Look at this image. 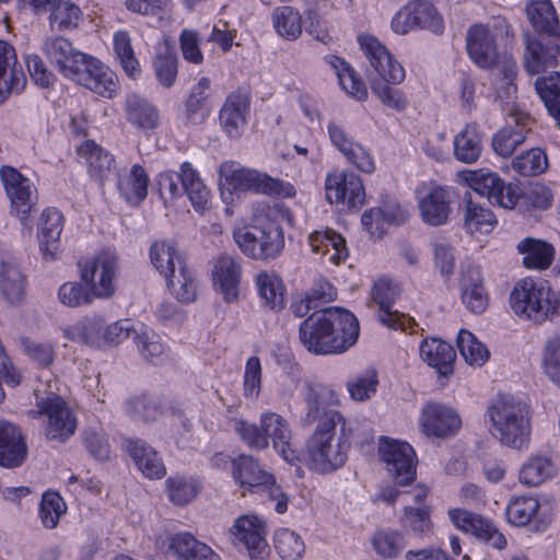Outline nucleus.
Here are the masks:
<instances>
[{"instance_id": "nucleus-48", "label": "nucleus", "mask_w": 560, "mask_h": 560, "mask_svg": "<svg viewBox=\"0 0 560 560\" xmlns=\"http://www.w3.org/2000/svg\"><path fill=\"white\" fill-rule=\"evenodd\" d=\"M371 544L376 555L383 559H395L406 548L404 535L395 529L376 530L371 538Z\"/></svg>"}, {"instance_id": "nucleus-12", "label": "nucleus", "mask_w": 560, "mask_h": 560, "mask_svg": "<svg viewBox=\"0 0 560 560\" xmlns=\"http://www.w3.org/2000/svg\"><path fill=\"white\" fill-rule=\"evenodd\" d=\"M325 197L330 205L347 210L360 209L365 202L363 182L354 173L330 172L325 178Z\"/></svg>"}, {"instance_id": "nucleus-36", "label": "nucleus", "mask_w": 560, "mask_h": 560, "mask_svg": "<svg viewBox=\"0 0 560 560\" xmlns=\"http://www.w3.org/2000/svg\"><path fill=\"white\" fill-rule=\"evenodd\" d=\"M527 19L538 33L560 37V23L550 0H533L526 5Z\"/></svg>"}, {"instance_id": "nucleus-6", "label": "nucleus", "mask_w": 560, "mask_h": 560, "mask_svg": "<svg viewBox=\"0 0 560 560\" xmlns=\"http://www.w3.org/2000/svg\"><path fill=\"white\" fill-rule=\"evenodd\" d=\"M47 386V389H34L36 409L30 410L28 415L44 418L43 430L49 441L65 443L77 430V416L68 402L52 390L51 384Z\"/></svg>"}, {"instance_id": "nucleus-40", "label": "nucleus", "mask_w": 560, "mask_h": 560, "mask_svg": "<svg viewBox=\"0 0 560 560\" xmlns=\"http://www.w3.org/2000/svg\"><path fill=\"white\" fill-rule=\"evenodd\" d=\"M511 118L516 126L521 127V129L514 130L511 128H504L493 137L492 141L493 150L497 154L503 158L510 156L516 150V148L525 141L526 131L524 130V127L530 120L527 114L520 110H514L511 114Z\"/></svg>"}, {"instance_id": "nucleus-3", "label": "nucleus", "mask_w": 560, "mask_h": 560, "mask_svg": "<svg viewBox=\"0 0 560 560\" xmlns=\"http://www.w3.org/2000/svg\"><path fill=\"white\" fill-rule=\"evenodd\" d=\"M510 304L518 317L542 323L560 312V292L547 280L527 277L515 283Z\"/></svg>"}, {"instance_id": "nucleus-25", "label": "nucleus", "mask_w": 560, "mask_h": 560, "mask_svg": "<svg viewBox=\"0 0 560 560\" xmlns=\"http://www.w3.org/2000/svg\"><path fill=\"white\" fill-rule=\"evenodd\" d=\"M302 395L305 402L303 421L311 425L317 420H325L334 411L328 408L339 402L338 394L328 387L305 383L302 387Z\"/></svg>"}, {"instance_id": "nucleus-47", "label": "nucleus", "mask_w": 560, "mask_h": 560, "mask_svg": "<svg viewBox=\"0 0 560 560\" xmlns=\"http://www.w3.org/2000/svg\"><path fill=\"white\" fill-rule=\"evenodd\" d=\"M327 61L336 70L339 82L347 94L358 101H364L368 97L365 84L357 77L354 69L349 63L337 56H329Z\"/></svg>"}, {"instance_id": "nucleus-45", "label": "nucleus", "mask_w": 560, "mask_h": 560, "mask_svg": "<svg viewBox=\"0 0 560 560\" xmlns=\"http://www.w3.org/2000/svg\"><path fill=\"white\" fill-rule=\"evenodd\" d=\"M556 474L552 460L542 455L530 456L521 467L518 479L528 487H537Z\"/></svg>"}, {"instance_id": "nucleus-64", "label": "nucleus", "mask_w": 560, "mask_h": 560, "mask_svg": "<svg viewBox=\"0 0 560 560\" xmlns=\"http://www.w3.org/2000/svg\"><path fill=\"white\" fill-rule=\"evenodd\" d=\"M542 368L548 377L560 386V337H550L544 347Z\"/></svg>"}, {"instance_id": "nucleus-46", "label": "nucleus", "mask_w": 560, "mask_h": 560, "mask_svg": "<svg viewBox=\"0 0 560 560\" xmlns=\"http://www.w3.org/2000/svg\"><path fill=\"white\" fill-rule=\"evenodd\" d=\"M78 154L85 159L90 173L97 179L106 177L114 165V158L93 140H85L79 148Z\"/></svg>"}, {"instance_id": "nucleus-9", "label": "nucleus", "mask_w": 560, "mask_h": 560, "mask_svg": "<svg viewBox=\"0 0 560 560\" xmlns=\"http://www.w3.org/2000/svg\"><path fill=\"white\" fill-rule=\"evenodd\" d=\"M118 269V256L114 252L103 250L80 265L81 280L95 299H108L115 293Z\"/></svg>"}, {"instance_id": "nucleus-23", "label": "nucleus", "mask_w": 560, "mask_h": 560, "mask_svg": "<svg viewBox=\"0 0 560 560\" xmlns=\"http://www.w3.org/2000/svg\"><path fill=\"white\" fill-rule=\"evenodd\" d=\"M250 96L245 90L230 93L220 110V124L230 137H238L247 124Z\"/></svg>"}, {"instance_id": "nucleus-55", "label": "nucleus", "mask_w": 560, "mask_h": 560, "mask_svg": "<svg viewBox=\"0 0 560 560\" xmlns=\"http://www.w3.org/2000/svg\"><path fill=\"white\" fill-rule=\"evenodd\" d=\"M167 495L175 505H186L196 499L199 485L192 478L174 476L166 479Z\"/></svg>"}, {"instance_id": "nucleus-30", "label": "nucleus", "mask_w": 560, "mask_h": 560, "mask_svg": "<svg viewBox=\"0 0 560 560\" xmlns=\"http://www.w3.org/2000/svg\"><path fill=\"white\" fill-rule=\"evenodd\" d=\"M168 551L176 560H221L211 547L187 532L171 537Z\"/></svg>"}, {"instance_id": "nucleus-51", "label": "nucleus", "mask_w": 560, "mask_h": 560, "mask_svg": "<svg viewBox=\"0 0 560 560\" xmlns=\"http://www.w3.org/2000/svg\"><path fill=\"white\" fill-rule=\"evenodd\" d=\"M535 89L542 100L546 108L557 120L560 118V72H552L548 77L538 78Z\"/></svg>"}, {"instance_id": "nucleus-42", "label": "nucleus", "mask_w": 560, "mask_h": 560, "mask_svg": "<svg viewBox=\"0 0 560 560\" xmlns=\"http://www.w3.org/2000/svg\"><path fill=\"white\" fill-rule=\"evenodd\" d=\"M149 177L139 164L131 166L130 171L119 175L118 190L125 200L131 205H139L148 194Z\"/></svg>"}, {"instance_id": "nucleus-1", "label": "nucleus", "mask_w": 560, "mask_h": 560, "mask_svg": "<svg viewBox=\"0 0 560 560\" xmlns=\"http://www.w3.org/2000/svg\"><path fill=\"white\" fill-rule=\"evenodd\" d=\"M359 331L353 314L327 307L314 312L301 323L299 339L308 352L326 355L347 351L357 342Z\"/></svg>"}, {"instance_id": "nucleus-60", "label": "nucleus", "mask_w": 560, "mask_h": 560, "mask_svg": "<svg viewBox=\"0 0 560 560\" xmlns=\"http://www.w3.org/2000/svg\"><path fill=\"white\" fill-rule=\"evenodd\" d=\"M547 167V155L542 150L537 148L516 156L512 162V168L523 176L541 174Z\"/></svg>"}, {"instance_id": "nucleus-39", "label": "nucleus", "mask_w": 560, "mask_h": 560, "mask_svg": "<svg viewBox=\"0 0 560 560\" xmlns=\"http://www.w3.org/2000/svg\"><path fill=\"white\" fill-rule=\"evenodd\" d=\"M127 451L135 460L138 468L150 479L162 478L166 468L158 456L156 452L145 442L136 440L129 441Z\"/></svg>"}, {"instance_id": "nucleus-24", "label": "nucleus", "mask_w": 560, "mask_h": 560, "mask_svg": "<svg viewBox=\"0 0 560 560\" xmlns=\"http://www.w3.org/2000/svg\"><path fill=\"white\" fill-rule=\"evenodd\" d=\"M467 50L472 61L480 68L490 69L498 66V52L490 28L475 24L467 32Z\"/></svg>"}, {"instance_id": "nucleus-61", "label": "nucleus", "mask_w": 560, "mask_h": 560, "mask_svg": "<svg viewBox=\"0 0 560 560\" xmlns=\"http://www.w3.org/2000/svg\"><path fill=\"white\" fill-rule=\"evenodd\" d=\"M0 287L10 302L21 299L24 291V279L15 264L3 262L0 271Z\"/></svg>"}, {"instance_id": "nucleus-57", "label": "nucleus", "mask_w": 560, "mask_h": 560, "mask_svg": "<svg viewBox=\"0 0 560 560\" xmlns=\"http://www.w3.org/2000/svg\"><path fill=\"white\" fill-rule=\"evenodd\" d=\"M211 81L207 77H202L192 86L189 96L185 103L187 117L190 120L203 119L207 116V100Z\"/></svg>"}, {"instance_id": "nucleus-59", "label": "nucleus", "mask_w": 560, "mask_h": 560, "mask_svg": "<svg viewBox=\"0 0 560 560\" xmlns=\"http://www.w3.org/2000/svg\"><path fill=\"white\" fill-rule=\"evenodd\" d=\"M103 328L104 319L101 316L94 315L73 325L67 330V336L73 341L96 345L101 338Z\"/></svg>"}, {"instance_id": "nucleus-20", "label": "nucleus", "mask_w": 560, "mask_h": 560, "mask_svg": "<svg viewBox=\"0 0 560 560\" xmlns=\"http://www.w3.org/2000/svg\"><path fill=\"white\" fill-rule=\"evenodd\" d=\"M42 52L66 78H71L80 66H84L86 55L73 48L63 36H47L42 43Z\"/></svg>"}, {"instance_id": "nucleus-2", "label": "nucleus", "mask_w": 560, "mask_h": 560, "mask_svg": "<svg viewBox=\"0 0 560 560\" xmlns=\"http://www.w3.org/2000/svg\"><path fill=\"white\" fill-rule=\"evenodd\" d=\"M491 434L504 446L527 448L532 425L529 408L512 396H499L488 408Z\"/></svg>"}, {"instance_id": "nucleus-19", "label": "nucleus", "mask_w": 560, "mask_h": 560, "mask_svg": "<svg viewBox=\"0 0 560 560\" xmlns=\"http://www.w3.org/2000/svg\"><path fill=\"white\" fill-rule=\"evenodd\" d=\"M448 516L462 532L474 535L498 550L506 547L505 536L491 520L463 509L448 510Z\"/></svg>"}, {"instance_id": "nucleus-27", "label": "nucleus", "mask_w": 560, "mask_h": 560, "mask_svg": "<svg viewBox=\"0 0 560 560\" xmlns=\"http://www.w3.org/2000/svg\"><path fill=\"white\" fill-rule=\"evenodd\" d=\"M312 253L326 257L328 262L340 265L348 258L346 241L341 234L325 228L312 232L307 237Z\"/></svg>"}, {"instance_id": "nucleus-44", "label": "nucleus", "mask_w": 560, "mask_h": 560, "mask_svg": "<svg viewBox=\"0 0 560 560\" xmlns=\"http://www.w3.org/2000/svg\"><path fill=\"white\" fill-rule=\"evenodd\" d=\"M125 109L128 120L138 128L148 130L158 126V109L140 95H128L125 103Z\"/></svg>"}, {"instance_id": "nucleus-33", "label": "nucleus", "mask_w": 560, "mask_h": 560, "mask_svg": "<svg viewBox=\"0 0 560 560\" xmlns=\"http://www.w3.org/2000/svg\"><path fill=\"white\" fill-rule=\"evenodd\" d=\"M179 179L194 209L199 213L209 210L211 207V192L201 179L198 171L189 162H184L180 165Z\"/></svg>"}, {"instance_id": "nucleus-26", "label": "nucleus", "mask_w": 560, "mask_h": 560, "mask_svg": "<svg viewBox=\"0 0 560 560\" xmlns=\"http://www.w3.org/2000/svg\"><path fill=\"white\" fill-rule=\"evenodd\" d=\"M27 457V445L20 431L13 423L0 421V466L15 468Z\"/></svg>"}, {"instance_id": "nucleus-16", "label": "nucleus", "mask_w": 560, "mask_h": 560, "mask_svg": "<svg viewBox=\"0 0 560 560\" xmlns=\"http://www.w3.org/2000/svg\"><path fill=\"white\" fill-rule=\"evenodd\" d=\"M358 39L371 67L378 75V78H371V81H382L389 84H400L404 81V67L393 58L376 37L360 35Z\"/></svg>"}, {"instance_id": "nucleus-38", "label": "nucleus", "mask_w": 560, "mask_h": 560, "mask_svg": "<svg viewBox=\"0 0 560 560\" xmlns=\"http://www.w3.org/2000/svg\"><path fill=\"white\" fill-rule=\"evenodd\" d=\"M517 250L523 255V265L527 269H548L555 256L551 244L533 237L522 240L517 244Z\"/></svg>"}, {"instance_id": "nucleus-54", "label": "nucleus", "mask_w": 560, "mask_h": 560, "mask_svg": "<svg viewBox=\"0 0 560 560\" xmlns=\"http://www.w3.org/2000/svg\"><path fill=\"white\" fill-rule=\"evenodd\" d=\"M495 223V217L490 209L471 200L467 201L464 213V224L470 233H489Z\"/></svg>"}, {"instance_id": "nucleus-17", "label": "nucleus", "mask_w": 560, "mask_h": 560, "mask_svg": "<svg viewBox=\"0 0 560 560\" xmlns=\"http://www.w3.org/2000/svg\"><path fill=\"white\" fill-rule=\"evenodd\" d=\"M233 545H242L252 560L264 559L268 555L265 523L256 515L238 516L230 528Z\"/></svg>"}, {"instance_id": "nucleus-22", "label": "nucleus", "mask_w": 560, "mask_h": 560, "mask_svg": "<svg viewBox=\"0 0 560 560\" xmlns=\"http://www.w3.org/2000/svg\"><path fill=\"white\" fill-rule=\"evenodd\" d=\"M63 230V215L55 209L43 211L38 225V245L45 261H54L60 254V235Z\"/></svg>"}, {"instance_id": "nucleus-11", "label": "nucleus", "mask_w": 560, "mask_h": 560, "mask_svg": "<svg viewBox=\"0 0 560 560\" xmlns=\"http://www.w3.org/2000/svg\"><path fill=\"white\" fill-rule=\"evenodd\" d=\"M421 220L431 226L444 225L452 213L453 194L450 188L423 183L416 189Z\"/></svg>"}, {"instance_id": "nucleus-35", "label": "nucleus", "mask_w": 560, "mask_h": 560, "mask_svg": "<svg viewBox=\"0 0 560 560\" xmlns=\"http://www.w3.org/2000/svg\"><path fill=\"white\" fill-rule=\"evenodd\" d=\"M462 300L472 313L480 314L488 306V295L478 267L466 268L462 277Z\"/></svg>"}, {"instance_id": "nucleus-13", "label": "nucleus", "mask_w": 560, "mask_h": 560, "mask_svg": "<svg viewBox=\"0 0 560 560\" xmlns=\"http://www.w3.org/2000/svg\"><path fill=\"white\" fill-rule=\"evenodd\" d=\"M378 454L392 478L401 486L409 485L416 478V453L405 442L382 438Z\"/></svg>"}, {"instance_id": "nucleus-34", "label": "nucleus", "mask_w": 560, "mask_h": 560, "mask_svg": "<svg viewBox=\"0 0 560 560\" xmlns=\"http://www.w3.org/2000/svg\"><path fill=\"white\" fill-rule=\"evenodd\" d=\"M212 273L214 283L220 287L224 300L235 301L238 296L241 265L232 256L222 255L215 260Z\"/></svg>"}, {"instance_id": "nucleus-32", "label": "nucleus", "mask_w": 560, "mask_h": 560, "mask_svg": "<svg viewBox=\"0 0 560 560\" xmlns=\"http://www.w3.org/2000/svg\"><path fill=\"white\" fill-rule=\"evenodd\" d=\"M259 423L262 425L266 440H271L273 447L288 460L292 454L289 421L277 412L266 411L260 415Z\"/></svg>"}, {"instance_id": "nucleus-28", "label": "nucleus", "mask_w": 560, "mask_h": 560, "mask_svg": "<svg viewBox=\"0 0 560 560\" xmlns=\"http://www.w3.org/2000/svg\"><path fill=\"white\" fill-rule=\"evenodd\" d=\"M420 358L442 376L453 374L456 353L453 347L439 339H423L419 347Z\"/></svg>"}, {"instance_id": "nucleus-52", "label": "nucleus", "mask_w": 560, "mask_h": 560, "mask_svg": "<svg viewBox=\"0 0 560 560\" xmlns=\"http://www.w3.org/2000/svg\"><path fill=\"white\" fill-rule=\"evenodd\" d=\"M275 549L283 560H300L305 552V544L294 530L280 528L275 534Z\"/></svg>"}, {"instance_id": "nucleus-14", "label": "nucleus", "mask_w": 560, "mask_h": 560, "mask_svg": "<svg viewBox=\"0 0 560 560\" xmlns=\"http://www.w3.org/2000/svg\"><path fill=\"white\" fill-rule=\"evenodd\" d=\"M0 178L10 200L11 213L24 222L35 205L34 184L16 168L7 165L0 168Z\"/></svg>"}, {"instance_id": "nucleus-18", "label": "nucleus", "mask_w": 560, "mask_h": 560, "mask_svg": "<svg viewBox=\"0 0 560 560\" xmlns=\"http://www.w3.org/2000/svg\"><path fill=\"white\" fill-rule=\"evenodd\" d=\"M70 79L105 98H112L119 86L116 74L100 60L88 55L84 66H80Z\"/></svg>"}, {"instance_id": "nucleus-53", "label": "nucleus", "mask_w": 560, "mask_h": 560, "mask_svg": "<svg viewBox=\"0 0 560 560\" xmlns=\"http://www.w3.org/2000/svg\"><path fill=\"white\" fill-rule=\"evenodd\" d=\"M540 504L534 497H515L506 506V517L514 526H525L537 514Z\"/></svg>"}, {"instance_id": "nucleus-58", "label": "nucleus", "mask_w": 560, "mask_h": 560, "mask_svg": "<svg viewBox=\"0 0 560 560\" xmlns=\"http://www.w3.org/2000/svg\"><path fill=\"white\" fill-rule=\"evenodd\" d=\"M177 56L168 47L161 49L153 60L155 77L161 85L170 89L177 78Z\"/></svg>"}, {"instance_id": "nucleus-49", "label": "nucleus", "mask_w": 560, "mask_h": 560, "mask_svg": "<svg viewBox=\"0 0 560 560\" xmlns=\"http://www.w3.org/2000/svg\"><path fill=\"white\" fill-rule=\"evenodd\" d=\"M114 52L125 73L136 79L140 75V63L135 55L131 37L126 31H118L113 38Z\"/></svg>"}, {"instance_id": "nucleus-8", "label": "nucleus", "mask_w": 560, "mask_h": 560, "mask_svg": "<svg viewBox=\"0 0 560 560\" xmlns=\"http://www.w3.org/2000/svg\"><path fill=\"white\" fill-rule=\"evenodd\" d=\"M232 475L242 487L258 489L276 502L275 510L283 514L288 510L289 495L275 482V477L260 467L257 459L249 455H240L232 460Z\"/></svg>"}, {"instance_id": "nucleus-56", "label": "nucleus", "mask_w": 560, "mask_h": 560, "mask_svg": "<svg viewBox=\"0 0 560 560\" xmlns=\"http://www.w3.org/2000/svg\"><path fill=\"white\" fill-rule=\"evenodd\" d=\"M401 526L412 532L419 537H425L432 533L433 525L430 518L429 506L412 508L407 505L404 508L400 518Z\"/></svg>"}, {"instance_id": "nucleus-10", "label": "nucleus", "mask_w": 560, "mask_h": 560, "mask_svg": "<svg viewBox=\"0 0 560 560\" xmlns=\"http://www.w3.org/2000/svg\"><path fill=\"white\" fill-rule=\"evenodd\" d=\"M464 180L478 195L504 209H513L521 197L517 186L506 184L498 173L487 168L466 171Z\"/></svg>"}, {"instance_id": "nucleus-50", "label": "nucleus", "mask_w": 560, "mask_h": 560, "mask_svg": "<svg viewBox=\"0 0 560 560\" xmlns=\"http://www.w3.org/2000/svg\"><path fill=\"white\" fill-rule=\"evenodd\" d=\"M457 347L465 362L470 366H482L490 358L486 345L480 342L475 335L462 329L457 336Z\"/></svg>"}, {"instance_id": "nucleus-43", "label": "nucleus", "mask_w": 560, "mask_h": 560, "mask_svg": "<svg viewBox=\"0 0 560 560\" xmlns=\"http://www.w3.org/2000/svg\"><path fill=\"white\" fill-rule=\"evenodd\" d=\"M271 22L276 33L287 40H295L302 35V14L292 5L275 8L271 12Z\"/></svg>"}, {"instance_id": "nucleus-4", "label": "nucleus", "mask_w": 560, "mask_h": 560, "mask_svg": "<svg viewBox=\"0 0 560 560\" xmlns=\"http://www.w3.org/2000/svg\"><path fill=\"white\" fill-rule=\"evenodd\" d=\"M149 256L151 264L165 278L170 291L178 301H195L197 280L175 243L155 241L150 246Z\"/></svg>"}, {"instance_id": "nucleus-29", "label": "nucleus", "mask_w": 560, "mask_h": 560, "mask_svg": "<svg viewBox=\"0 0 560 560\" xmlns=\"http://www.w3.org/2000/svg\"><path fill=\"white\" fill-rule=\"evenodd\" d=\"M26 83L25 74L18 65L14 48L0 40V95L20 92Z\"/></svg>"}, {"instance_id": "nucleus-7", "label": "nucleus", "mask_w": 560, "mask_h": 560, "mask_svg": "<svg viewBox=\"0 0 560 560\" xmlns=\"http://www.w3.org/2000/svg\"><path fill=\"white\" fill-rule=\"evenodd\" d=\"M233 238L244 255L257 260L275 259L284 248L283 230L275 221L237 226L233 231Z\"/></svg>"}, {"instance_id": "nucleus-63", "label": "nucleus", "mask_w": 560, "mask_h": 560, "mask_svg": "<svg viewBox=\"0 0 560 560\" xmlns=\"http://www.w3.org/2000/svg\"><path fill=\"white\" fill-rule=\"evenodd\" d=\"M417 27L429 30L434 34H441L444 30V21L436 8L430 2L412 1Z\"/></svg>"}, {"instance_id": "nucleus-41", "label": "nucleus", "mask_w": 560, "mask_h": 560, "mask_svg": "<svg viewBox=\"0 0 560 560\" xmlns=\"http://www.w3.org/2000/svg\"><path fill=\"white\" fill-rule=\"evenodd\" d=\"M482 139L476 124H467L454 138V156L456 160L472 164L480 158Z\"/></svg>"}, {"instance_id": "nucleus-62", "label": "nucleus", "mask_w": 560, "mask_h": 560, "mask_svg": "<svg viewBox=\"0 0 560 560\" xmlns=\"http://www.w3.org/2000/svg\"><path fill=\"white\" fill-rule=\"evenodd\" d=\"M378 386L377 374L373 370H368L352 377L347 383V389L350 397L355 401H365L376 393Z\"/></svg>"}, {"instance_id": "nucleus-5", "label": "nucleus", "mask_w": 560, "mask_h": 560, "mask_svg": "<svg viewBox=\"0 0 560 560\" xmlns=\"http://www.w3.org/2000/svg\"><path fill=\"white\" fill-rule=\"evenodd\" d=\"M345 422L340 412H332L316 425L306 444L308 463L313 470L329 474L346 463L345 442L336 435V425L342 423L343 427Z\"/></svg>"}, {"instance_id": "nucleus-15", "label": "nucleus", "mask_w": 560, "mask_h": 560, "mask_svg": "<svg viewBox=\"0 0 560 560\" xmlns=\"http://www.w3.org/2000/svg\"><path fill=\"white\" fill-rule=\"evenodd\" d=\"M230 184L241 191H254L271 197L291 198L295 188L290 183L273 178L252 168H236L230 175Z\"/></svg>"}, {"instance_id": "nucleus-37", "label": "nucleus", "mask_w": 560, "mask_h": 560, "mask_svg": "<svg viewBox=\"0 0 560 560\" xmlns=\"http://www.w3.org/2000/svg\"><path fill=\"white\" fill-rule=\"evenodd\" d=\"M255 284L262 304L271 311H280L285 305V288L281 278L269 271H260Z\"/></svg>"}, {"instance_id": "nucleus-31", "label": "nucleus", "mask_w": 560, "mask_h": 560, "mask_svg": "<svg viewBox=\"0 0 560 560\" xmlns=\"http://www.w3.org/2000/svg\"><path fill=\"white\" fill-rule=\"evenodd\" d=\"M560 46L553 42L542 43L528 39L524 56L525 69L529 74H538L558 65Z\"/></svg>"}, {"instance_id": "nucleus-21", "label": "nucleus", "mask_w": 560, "mask_h": 560, "mask_svg": "<svg viewBox=\"0 0 560 560\" xmlns=\"http://www.w3.org/2000/svg\"><path fill=\"white\" fill-rule=\"evenodd\" d=\"M460 425L459 416L445 405L431 402L421 412L420 428L427 436L448 438L455 434Z\"/></svg>"}]
</instances>
